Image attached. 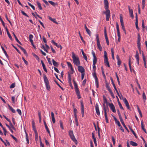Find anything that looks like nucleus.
<instances>
[{
	"instance_id": "e2e57ef3",
	"label": "nucleus",
	"mask_w": 147,
	"mask_h": 147,
	"mask_svg": "<svg viewBox=\"0 0 147 147\" xmlns=\"http://www.w3.org/2000/svg\"><path fill=\"white\" fill-rule=\"evenodd\" d=\"M116 28L117 30V31H119V26L117 22L116 23Z\"/></svg>"
},
{
	"instance_id": "f3484780",
	"label": "nucleus",
	"mask_w": 147,
	"mask_h": 147,
	"mask_svg": "<svg viewBox=\"0 0 147 147\" xmlns=\"http://www.w3.org/2000/svg\"><path fill=\"white\" fill-rule=\"evenodd\" d=\"M92 138L94 140V144L95 146H97V144L96 143V140L95 138V137L94 136V134L93 133H92Z\"/></svg>"
},
{
	"instance_id": "a211bd4d",
	"label": "nucleus",
	"mask_w": 147,
	"mask_h": 147,
	"mask_svg": "<svg viewBox=\"0 0 147 147\" xmlns=\"http://www.w3.org/2000/svg\"><path fill=\"white\" fill-rule=\"evenodd\" d=\"M103 110L104 111L105 116H107V112L109 111V109L108 107H107L106 108L105 106H104L103 107Z\"/></svg>"
},
{
	"instance_id": "bb28decb",
	"label": "nucleus",
	"mask_w": 147,
	"mask_h": 147,
	"mask_svg": "<svg viewBox=\"0 0 147 147\" xmlns=\"http://www.w3.org/2000/svg\"><path fill=\"white\" fill-rule=\"evenodd\" d=\"M13 36H14V37H15V39L16 40V41L18 42L20 45H22V44L19 41V40H18V38H17L16 36V35L13 32Z\"/></svg>"
},
{
	"instance_id": "c85d7f7f",
	"label": "nucleus",
	"mask_w": 147,
	"mask_h": 147,
	"mask_svg": "<svg viewBox=\"0 0 147 147\" xmlns=\"http://www.w3.org/2000/svg\"><path fill=\"white\" fill-rule=\"evenodd\" d=\"M142 56L144 60V65L145 67L146 68V62L145 60V58L144 55L143 53L142 54Z\"/></svg>"
},
{
	"instance_id": "a19ab883",
	"label": "nucleus",
	"mask_w": 147,
	"mask_h": 147,
	"mask_svg": "<svg viewBox=\"0 0 147 147\" xmlns=\"http://www.w3.org/2000/svg\"><path fill=\"white\" fill-rule=\"evenodd\" d=\"M52 61L53 62V64L55 66H57L58 65V64L56 62L54 59H52Z\"/></svg>"
},
{
	"instance_id": "412c9836",
	"label": "nucleus",
	"mask_w": 147,
	"mask_h": 147,
	"mask_svg": "<svg viewBox=\"0 0 147 147\" xmlns=\"http://www.w3.org/2000/svg\"><path fill=\"white\" fill-rule=\"evenodd\" d=\"M51 113L52 120L53 122V123H55V118L54 114L53 112H51Z\"/></svg>"
},
{
	"instance_id": "3c124183",
	"label": "nucleus",
	"mask_w": 147,
	"mask_h": 147,
	"mask_svg": "<svg viewBox=\"0 0 147 147\" xmlns=\"http://www.w3.org/2000/svg\"><path fill=\"white\" fill-rule=\"evenodd\" d=\"M86 30V32L89 35V36H91V32L90 31V30L88 29H87V30Z\"/></svg>"
},
{
	"instance_id": "423d86ee",
	"label": "nucleus",
	"mask_w": 147,
	"mask_h": 147,
	"mask_svg": "<svg viewBox=\"0 0 147 147\" xmlns=\"http://www.w3.org/2000/svg\"><path fill=\"white\" fill-rule=\"evenodd\" d=\"M93 76L94 78L95 81V84L96 88H98L99 87V83L98 78L96 74H93Z\"/></svg>"
},
{
	"instance_id": "c03bdc74",
	"label": "nucleus",
	"mask_w": 147,
	"mask_h": 147,
	"mask_svg": "<svg viewBox=\"0 0 147 147\" xmlns=\"http://www.w3.org/2000/svg\"><path fill=\"white\" fill-rule=\"evenodd\" d=\"M97 45L99 49L100 50V51H102V47L100 45V43H97Z\"/></svg>"
},
{
	"instance_id": "39448f33",
	"label": "nucleus",
	"mask_w": 147,
	"mask_h": 147,
	"mask_svg": "<svg viewBox=\"0 0 147 147\" xmlns=\"http://www.w3.org/2000/svg\"><path fill=\"white\" fill-rule=\"evenodd\" d=\"M69 135L71 139L75 143L77 142L74 134L72 130H70L69 132Z\"/></svg>"
},
{
	"instance_id": "c9c22d12",
	"label": "nucleus",
	"mask_w": 147,
	"mask_h": 147,
	"mask_svg": "<svg viewBox=\"0 0 147 147\" xmlns=\"http://www.w3.org/2000/svg\"><path fill=\"white\" fill-rule=\"evenodd\" d=\"M48 2L53 6H55L56 5H57V3H55L51 1H49Z\"/></svg>"
},
{
	"instance_id": "20e7f679",
	"label": "nucleus",
	"mask_w": 147,
	"mask_h": 147,
	"mask_svg": "<svg viewBox=\"0 0 147 147\" xmlns=\"http://www.w3.org/2000/svg\"><path fill=\"white\" fill-rule=\"evenodd\" d=\"M97 62V59L96 57L93 58V67L92 69V74H96V64Z\"/></svg>"
},
{
	"instance_id": "a18cd8bd",
	"label": "nucleus",
	"mask_w": 147,
	"mask_h": 147,
	"mask_svg": "<svg viewBox=\"0 0 147 147\" xmlns=\"http://www.w3.org/2000/svg\"><path fill=\"white\" fill-rule=\"evenodd\" d=\"M79 35H80V36L81 38V39L82 41L84 43H85V41L84 40V39H83V38L82 37V36L81 35V34H80V32L79 31Z\"/></svg>"
},
{
	"instance_id": "bf43d9fd",
	"label": "nucleus",
	"mask_w": 147,
	"mask_h": 147,
	"mask_svg": "<svg viewBox=\"0 0 147 147\" xmlns=\"http://www.w3.org/2000/svg\"><path fill=\"white\" fill-rule=\"evenodd\" d=\"M18 52V53L20 54V52L19 50L17 49V47H16L13 44L11 45Z\"/></svg>"
},
{
	"instance_id": "f704fd0d",
	"label": "nucleus",
	"mask_w": 147,
	"mask_h": 147,
	"mask_svg": "<svg viewBox=\"0 0 147 147\" xmlns=\"http://www.w3.org/2000/svg\"><path fill=\"white\" fill-rule=\"evenodd\" d=\"M1 47L2 49V50H3V52H4V53L5 55V56L7 58H8V55L7 54L6 51L5 50L4 47L2 46H1Z\"/></svg>"
},
{
	"instance_id": "9b49d317",
	"label": "nucleus",
	"mask_w": 147,
	"mask_h": 147,
	"mask_svg": "<svg viewBox=\"0 0 147 147\" xmlns=\"http://www.w3.org/2000/svg\"><path fill=\"white\" fill-rule=\"evenodd\" d=\"M123 101L124 102L126 106L127 107V108L129 109H130V108L129 107V104L127 100L125 98H124L123 99Z\"/></svg>"
},
{
	"instance_id": "aec40b11",
	"label": "nucleus",
	"mask_w": 147,
	"mask_h": 147,
	"mask_svg": "<svg viewBox=\"0 0 147 147\" xmlns=\"http://www.w3.org/2000/svg\"><path fill=\"white\" fill-rule=\"evenodd\" d=\"M113 117L114 119L115 120V123L117 124L119 127H120L121 125L120 124L119 122L117 120V119L115 116H113Z\"/></svg>"
},
{
	"instance_id": "e433bc0d",
	"label": "nucleus",
	"mask_w": 147,
	"mask_h": 147,
	"mask_svg": "<svg viewBox=\"0 0 147 147\" xmlns=\"http://www.w3.org/2000/svg\"><path fill=\"white\" fill-rule=\"evenodd\" d=\"M105 38L106 41L107 43V45H109V42L108 40V38L107 36V34H105Z\"/></svg>"
},
{
	"instance_id": "ea45409f",
	"label": "nucleus",
	"mask_w": 147,
	"mask_h": 147,
	"mask_svg": "<svg viewBox=\"0 0 147 147\" xmlns=\"http://www.w3.org/2000/svg\"><path fill=\"white\" fill-rule=\"evenodd\" d=\"M104 60L106 59H108L107 56V54L106 51H105L104 52Z\"/></svg>"
},
{
	"instance_id": "338daca9",
	"label": "nucleus",
	"mask_w": 147,
	"mask_h": 147,
	"mask_svg": "<svg viewBox=\"0 0 147 147\" xmlns=\"http://www.w3.org/2000/svg\"><path fill=\"white\" fill-rule=\"evenodd\" d=\"M17 111L18 113L19 114V115H21L22 112L20 109H18L17 110Z\"/></svg>"
},
{
	"instance_id": "8fccbe9b",
	"label": "nucleus",
	"mask_w": 147,
	"mask_h": 147,
	"mask_svg": "<svg viewBox=\"0 0 147 147\" xmlns=\"http://www.w3.org/2000/svg\"><path fill=\"white\" fill-rule=\"evenodd\" d=\"M120 22L121 23V24H124L123 18L121 15L120 16Z\"/></svg>"
},
{
	"instance_id": "b1692460",
	"label": "nucleus",
	"mask_w": 147,
	"mask_h": 147,
	"mask_svg": "<svg viewBox=\"0 0 147 147\" xmlns=\"http://www.w3.org/2000/svg\"><path fill=\"white\" fill-rule=\"evenodd\" d=\"M49 19V20L53 22L54 23L57 24H58V23L56 21V20L55 19H53L50 16L48 17Z\"/></svg>"
},
{
	"instance_id": "6ab92c4d",
	"label": "nucleus",
	"mask_w": 147,
	"mask_h": 147,
	"mask_svg": "<svg viewBox=\"0 0 147 147\" xmlns=\"http://www.w3.org/2000/svg\"><path fill=\"white\" fill-rule=\"evenodd\" d=\"M119 119L120 120L123 126L125 128V129L127 131H128V129L127 127H126L125 125L122 118H121Z\"/></svg>"
},
{
	"instance_id": "2eb2a0df",
	"label": "nucleus",
	"mask_w": 147,
	"mask_h": 147,
	"mask_svg": "<svg viewBox=\"0 0 147 147\" xmlns=\"http://www.w3.org/2000/svg\"><path fill=\"white\" fill-rule=\"evenodd\" d=\"M135 57L136 58L137 62V63L138 64V65L139 61V54L138 51H136Z\"/></svg>"
},
{
	"instance_id": "69168bd1",
	"label": "nucleus",
	"mask_w": 147,
	"mask_h": 147,
	"mask_svg": "<svg viewBox=\"0 0 147 147\" xmlns=\"http://www.w3.org/2000/svg\"><path fill=\"white\" fill-rule=\"evenodd\" d=\"M142 27L143 28V30H144V29L145 28V26H144V20H143L142 21Z\"/></svg>"
},
{
	"instance_id": "f03ea898",
	"label": "nucleus",
	"mask_w": 147,
	"mask_h": 147,
	"mask_svg": "<svg viewBox=\"0 0 147 147\" xmlns=\"http://www.w3.org/2000/svg\"><path fill=\"white\" fill-rule=\"evenodd\" d=\"M72 57L74 63L77 66L80 65V62L78 57L76 55L74 52L72 53Z\"/></svg>"
},
{
	"instance_id": "1a4fd4ad",
	"label": "nucleus",
	"mask_w": 147,
	"mask_h": 147,
	"mask_svg": "<svg viewBox=\"0 0 147 147\" xmlns=\"http://www.w3.org/2000/svg\"><path fill=\"white\" fill-rule=\"evenodd\" d=\"M67 63L68 67L70 69L71 71V73H74V71L71 63L69 62H67Z\"/></svg>"
},
{
	"instance_id": "473e14b6",
	"label": "nucleus",
	"mask_w": 147,
	"mask_h": 147,
	"mask_svg": "<svg viewBox=\"0 0 147 147\" xmlns=\"http://www.w3.org/2000/svg\"><path fill=\"white\" fill-rule=\"evenodd\" d=\"M25 134H26V140L27 141V144H29V140L28 139V134L25 131Z\"/></svg>"
},
{
	"instance_id": "864d4df0",
	"label": "nucleus",
	"mask_w": 147,
	"mask_h": 147,
	"mask_svg": "<svg viewBox=\"0 0 147 147\" xmlns=\"http://www.w3.org/2000/svg\"><path fill=\"white\" fill-rule=\"evenodd\" d=\"M0 21L2 23V25L4 27H5V23H4V22H3V21L2 19L1 18L0 16Z\"/></svg>"
},
{
	"instance_id": "cd10ccee",
	"label": "nucleus",
	"mask_w": 147,
	"mask_h": 147,
	"mask_svg": "<svg viewBox=\"0 0 147 147\" xmlns=\"http://www.w3.org/2000/svg\"><path fill=\"white\" fill-rule=\"evenodd\" d=\"M141 127L142 130L144 131V132L146 133V129L144 128V125L143 124V121L141 122Z\"/></svg>"
},
{
	"instance_id": "37998d69",
	"label": "nucleus",
	"mask_w": 147,
	"mask_h": 147,
	"mask_svg": "<svg viewBox=\"0 0 147 147\" xmlns=\"http://www.w3.org/2000/svg\"><path fill=\"white\" fill-rule=\"evenodd\" d=\"M116 97L118 98V99L117 96H116ZM118 104L119 105V106L120 108L122 110H123L124 109L123 108V107H122V105H121V104L119 102V99H118Z\"/></svg>"
},
{
	"instance_id": "603ef678",
	"label": "nucleus",
	"mask_w": 147,
	"mask_h": 147,
	"mask_svg": "<svg viewBox=\"0 0 147 147\" xmlns=\"http://www.w3.org/2000/svg\"><path fill=\"white\" fill-rule=\"evenodd\" d=\"M145 0H142V9H144L145 7Z\"/></svg>"
},
{
	"instance_id": "7ed1b4c3",
	"label": "nucleus",
	"mask_w": 147,
	"mask_h": 147,
	"mask_svg": "<svg viewBox=\"0 0 147 147\" xmlns=\"http://www.w3.org/2000/svg\"><path fill=\"white\" fill-rule=\"evenodd\" d=\"M43 79L46 89L48 90H50L51 89L49 83V80L46 75L44 74L43 76Z\"/></svg>"
},
{
	"instance_id": "7c9ffc66",
	"label": "nucleus",
	"mask_w": 147,
	"mask_h": 147,
	"mask_svg": "<svg viewBox=\"0 0 147 147\" xmlns=\"http://www.w3.org/2000/svg\"><path fill=\"white\" fill-rule=\"evenodd\" d=\"M111 55H112V59H114L115 58L114 56V51L113 49L112 48L111 49Z\"/></svg>"
},
{
	"instance_id": "2f4dec72",
	"label": "nucleus",
	"mask_w": 147,
	"mask_h": 147,
	"mask_svg": "<svg viewBox=\"0 0 147 147\" xmlns=\"http://www.w3.org/2000/svg\"><path fill=\"white\" fill-rule=\"evenodd\" d=\"M104 62L106 65L108 66V67H109L110 66L108 61V59L104 60Z\"/></svg>"
},
{
	"instance_id": "c756f323",
	"label": "nucleus",
	"mask_w": 147,
	"mask_h": 147,
	"mask_svg": "<svg viewBox=\"0 0 147 147\" xmlns=\"http://www.w3.org/2000/svg\"><path fill=\"white\" fill-rule=\"evenodd\" d=\"M8 107L9 109L12 111V112L15 113H16V111L15 110L13 109V108L10 106L9 105H8Z\"/></svg>"
},
{
	"instance_id": "72a5a7b5",
	"label": "nucleus",
	"mask_w": 147,
	"mask_h": 147,
	"mask_svg": "<svg viewBox=\"0 0 147 147\" xmlns=\"http://www.w3.org/2000/svg\"><path fill=\"white\" fill-rule=\"evenodd\" d=\"M68 83L69 84H71V74H68Z\"/></svg>"
},
{
	"instance_id": "393cba45",
	"label": "nucleus",
	"mask_w": 147,
	"mask_h": 147,
	"mask_svg": "<svg viewBox=\"0 0 147 147\" xmlns=\"http://www.w3.org/2000/svg\"><path fill=\"white\" fill-rule=\"evenodd\" d=\"M41 62L44 70L45 71V72L46 73H47V70L45 66V64L42 61H41Z\"/></svg>"
},
{
	"instance_id": "9d476101",
	"label": "nucleus",
	"mask_w": 147,
	"mask_h": 147,
	"mask_svg": "<svg viewBox=\"0 0 147 147\" xmlns=\"http://www.w3.org/2000/svg\"><path fill=\"white\" fill-rule=\"evenodd\" d=\"M109 107L112 110V111L114 113L116 112V110L115 108L114 105L112 103H109Z\"/></svg>"
},
{
	"instance_id": "09e8293b",
	"label": "nucleus",
	"mask_w": 147,
	"mask_h": 147,
	"mask_svg": "<svg viewBox=\"0 0 147 147\" xmlns=\"http://www.w3.org/2000/svg\"><path fill=\"white\" fill-rule=\"evenodd\" d=\"M143 98L144 99V102H145L146 100V97L145 95V94L144 92L142 94Z\"/></svg>"
},
{
	"instance_id": "f257e3e1",
	"label": "nucleus",
	"mask_w": 147,
	"mask_h": 147,
	"mask_svg": "<svg viewBox=\"0 0 147 147\" xmlns=\"http://www.w3.org/2000/svg\"><path fill=\"white\" fill-rule=\"evenodd\" d=\"M104 4L105 11L103 12V13L106 15V20L107 21L109 20V18L111 16L110 11L109 9V2L107 0H104Z\"/></svg>"
},
{
	"instance_id": "dca6fc26",
	"label": "nucleus",
	"mask_w": 147,
	"mask_h": 147,
	"mask_svg": "<svg viewBox=\"0 0 147 147\" xmlns=\"http://www.w3.org/2000/svg\"><path fill=\"white\" fill-rule=\"evenodd\" d=\"M51 43L53 44H54L55 45L57 46V47H58L59 48H60L61 49H62V46L61 45H58L57 43L55 42V41H54V40H52L51 41Z\"/></svg>"
},
{
	"instance_id": "774afa93",
	"label": "nucleus",
	"mask_w": 147,
	"mask_h": 147,
	"mask_svg": "<svg viewBox=\"0 0 147 147\" xmlns=\"http://www.w3.org/2000/svg\"><path fill=\"white\" fill-rule=\"evenodd\" d=\"M7 34L8 35V37H9V38L11 40H12V39H13L12 38V37L11 36L10 34L9 33V32H7Z\"/></svg>"
},
{
	"instance_id": "5fc2aeb1",
	"label": "nucleus",
	"mask_w": 147,
	"mask_h": 147,
	"mask_svg": "<svg viewBox=\"0 0 147 147\" xmlns=\"http://www.w3.org/2000/svg\"><path fill=\"white\" fill-rule=\"evenodd\" d=\"M59 123H60V127H61V129H63L64 127H63V123H62V121L61 120H60L59 121Z\"/></svg>"
},
{
	"instance_id": "49530a36",
	"label": "nucleus",
	"mask_w": 147,
	"mask_h": 147,
	"mask_svg": "<svg viewBox=\"0 0 147 147\" xmlns=\"http://www.w3.org/2000/svg\"><path fill=\"white\" fill-rule=\"evenodd\" d=\"M96 40L97 41V43H100L98 35V34H96Z\"/></svg>"
},
{
	"instance_id": "f8f14e48",
	"label": "nucleus",
	"mask_w": 147,
	"mask_h": 147,
	"mask_svg": "<svg viewBox=\"0 0 147 147\" xmlns=\"http://www.w3.org/2000/svg\"><path fill=\"white\" fill-rule=\"evenodd\" d=\"M95 110L97 114L99 116L100 115V113L98 105V103H96L95 105Z\"/></svg>"
},
{
	"instance_id": "6e6d98bb",
	"label": "nucleus",
	"mask_w": 147,
	"mask_h": 147,
	"mask_svg": "<svg viewBox=\"0 0 147 147\" xmlns=\"http://www.w3.org/2000/svg\"><path fill=\"white\" fill-rule=\"evenodd\" d=\"M45 129H46V131H47V132H48V133H49V135L50 136V132L49 129L48 128V127L47 126H46L45 127Z\"/></svg>"
},
{
	"instance_id": "0e129e2a",
	"label": "nucleus",
	"mask_w": 147,
	"mask_h": 147,
	"mask_svg": "<svg viewBox=\"0 0 147 147\" xmlns=\"http://www.w3.org/2000/svg\"><path fill=\"white\" fill-rule=\"evenodd\" d=\"M15 84L14 83H12L10 86V88H13L15 87Z\"/></svg>"
},
{
	"instance_id": "79ce46f5",
	"label": "nucleus",
	"mask_w": 147,
	"mask_h": 147,
	"mask_svg": "<svg viewBox=\"0 0 147 147\" xmlns=\"http://www.w3.org/2000/svg\"><path fill=\"white\" fill-rule=\"evenodd\" d=\"M36 3H37V5L38 8H39L40 10H42V7L41 6V5L40 3L39 2V1H37L36 2Z\"/></svg>"
},
{
	"instance_id": "de8ad7c7",
	"label": "nucleus",
	"mask_w": 147,
	"mask_h": 147,
	"mask_svg": "<svg viewBox=\"0 0 147 147\" xmlns=\"http://www.w3.org/2000/svg\"><path fill=\"white\" fill-rule=\"evenodd\" d=\"M39 140L40 141V146H41V147H44V144H42V142L41 138L40 136L39 137Z\"/></svg>"
},
{
	"instance_id": "0eeeda50",
	"label": "nucleus",
	"mask_w": 147,
	"mask_h": 147,
	"mask_svg": "<svg viewBox=\"0 0 147 147\" xmlns=\"http://www.w3.org/2000/svg\"><path fill=\"white\" fill-rule=\"evenodd\" d=\"M80 104L82 117H84V107L82 101H81Z\"/></svg>"
},
{
	"instance_id": "4d7b16f0",
	"label": "nucleus",
	"mask_w": 147,
	"mask_h": 147,
	"mask_svg": "<svg viewBox=\"0 0 147 147\" xmlns=\"http://www.w3.org/2000/svg\"><path fill=\"white\" fill-rule=\"evenodd\" d=\"M28 5L30 6L34 10L35 9V8L34 6L32 5L29 2L28 3Z\"/></svg>"
},
{
	"instance_id": "6e6552de",
	"label": "nucleus",
	"mask_w": 147,
	"mask_h": 147,
	"mask_svg": "<svg viewBox=\"0 0 147 147\" xmlns=\"http://www.w3.org/2000/svg\"><path fill=\"white\" fill-rule=\"evenodd\" d=\"M78 71L82 74H84L85 72V69L82 66L80 65L78 66Z\"/></svg>"
},
{
	"instance_id": "5701e85b",
	"label": "nucleus",
	"mask_w": 147,
	"mask_h": 147,
	"mask_svg": "<svg viewBox=\"0 0 147 147\" xmlns=\"http://www.w3.org/2000/svg\"><path fill=\"white\" fill-rule=\"evenodd\" d=\"M74 84L75 91L79 90V89L78 87L77 84L76 82L74 80Z\"/></svg>"
},
{
	"instance_id": "58836bf2",
	"label": "nucleus",
	"mask_w": 147,
	"mask_h": 147,
	"mask_svg": "<svg viewBox=\"0 0 147 147\" xmlns=\"http://www.w3.org/2000/svg\"><path fill=\"white\" fill-rule=\"evenodd\" d=\"M32 127L34 131L35 132H36L37 131L36 129V128L35 126V124L33 121H32Z\"/></svg>"
},
{
	"instance_id": "4be33fe9",
	"label": "nucleus",
	"mask_w": 147,
	"mask_h": 147,
	"mask_svg": "<svg viewBox=\"0 0 147 147\" xmlns=\"http://www.w3.org/2000/svg\"><path fill=\"white\" fill-rule=\"evenodd\" d=\"M137 46L140 45V37L139 34L138 35V38L137 42Z\"/></svg>"
},
{
	"instance_id": "ddd939ff",
	"label": "nucleus",
	"mask_w": 147,
	"mask_h": 147,
	"mask_svg": "<svg viewBox=\"0 0 147 147\" xmlns=\"http://www.w3.org/2000/svg\"><path fill=\"white\" fill-rule=\"evenodd\" d=\"M138 16H137V13H136V23H135V25H136V27L137 30H139V28L138 27Z\"/></svg>"
},
{
	"instance_id": "052dcab7",
	"label": "nucleus",
	"mask_w": 147,
	"mask_h": 147,
	"mask_svg": "<svg viewBox=\"0 0 147 147\" xmlns=\"http://www.w3.org/2000/svg\"><path fill=\"white\" fill-rule=\"evenodd\" d=\"M128 8L129 10V11L130 14L133 13V11L132 9H130V7L129 6H128Z\"/></svg>"
},
{
	"instance_id": "a878e982",
	"label": "nucleus",
	"mask_w": 147,
	"mask_h": 147,
	"mask_svg": "<svg viewBox=\"0 0 147 147\" xmlns=\"http://www.w3.org/2000/svg\"><path fill=\"white\" fill-rule=\"evenodd\" d=\"M76 94L78 98V99H79L81 98V96L80 94V92L79 90L76 91Z\"/></svg>"
},
{
	"instance_id": "680f3d73",
	"label": "nucleus",
	"mask_w": 147,
	"mask_h": 147,
	"mask_svg": "<svg viewBox=\"0 0 147 147\" xmlns=\"http://www.w3.org/2000/svg\"><path fill=\"white\" fill-rule=\"evenodd\" d=\"M10 136H11V137L16 142H18V140L13 135H11V134L10 135Z\"/></svg>"
},
{
	"instance_id": "13d9d810",
	"label": "nucleus",
	"mask_w": 147,
	"mask_h": 147,
	"mask_svg": "<svg viewBox=\"0 0 147 147\" xmlns=\"http://www.w3.org/2000/svg\"><path fill=\"white\" fill-rule=\"evenodd\" d=\"M21 13H22V14L28 17H29L28 16L24 11L21 10Z\"/></svg>"
},
{
	"instance_id": "4c0bfd02",
	"label": "nucleus",
	"mask_w": 147,
	"mask_h": 147,
	"mask_svg": "<svg viewBox=\"0 0 147 147\" xmlns=\"http://www.w3.org/2000/svg\"><path fill=\"white\" fill-rule=\"evenodd\" d=\"M130 144L134 146H136L138 145V144L137 143L132 141H131L130 142Z\"/></svg>"
},
{
	"instance_id": "4468645a",
	"label": "nucleus",
	"mask_w": 147,
	"mask_h": 147,
	"mask_svg": "<svg viewBox=\"0 0 147 147\" xmlns=\"http://www.w3.org/2000/svg\"><path fill=\"white\" fill-rule=\"evenodd\" d=\"M33 36L32 34H30L29 36V39L30 40V42L31 43V44L32 46L33 47H34V45L33 44V40H32V38H33Z\"/></svg>"
}]
</instances>
